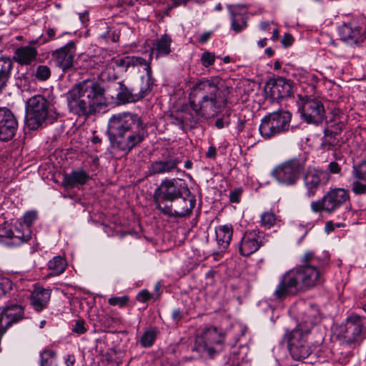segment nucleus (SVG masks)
<instances>
[{"instance_id": "nucleus-52", "label": "nucleus", "mask_w": 366, "mask_h": 366, "mask_svg": "<svg viewBox=\"0 0 366 366\" xmlns=\"http://www.w3.org/2000/svg\"><path fill=\"white\" fill-rule=\"evenodd\" d=\"M228 124H229V122L228 121H224L223 119H217V121L215 122V126L218 129H222L225 126H227Z\"/></svg>"}, {"instance_id": "nucleus-49", "label": "nucleus", "mask_w": 366, "mask_h": 366, "mask_svg": "<svg viewBox=\"0 0 366 366\" xmlns=\"http://www.w3.org/2000/svg\"><path fill=\"white\" fill-rule=\"evenodd\" d=\"M110 30H107L105 33L100 35V38L104 40L105 41H109V40H111L112 42H115V36H114V34H112V36L110 35Z\"/></svg>"}, {"instance_id": "nucleus-8", "label": "nucleus", "mask_w": 366, "mask_h": 366, "mask_svg": "<svg viewBox=\"0 0 366 366\" xmlns=\"http://www.w3.org/2000/svg\"><path fill=\"white\" fill-rule=\"evenodd\" d=\"M306 162L305 155L290 159L277 164L271 172V176L281 186L294 187L304 174Z\"/></svg>"}, {"instance_id": "nucleus-29", "label": "nucleus", "mask_w": 366, "mask_h": 366, "mask_svg": "<svg viewBox=\"0 0 366 366\" xmlns=\"http://www.w3.org/2000/svg\"><path fill=\"white\" fill-rule=\"evenodd\" d=\"M280 132L287 131L290 127L291 114L287 111L274 112L267 115Z\"/></svg>"}, {"instance_id": "nucleus-46", "label": "nucleus", "mask_w": 366, "mask_h": 366, "mask_svg": "<svg viewBox=\"0 0 366 366\" xmlns=\"http://www.w3.org/2000/svg\"><path fill=\"white\" fill-rule=\"evenodd\" d=\"M328 169L332 174H339L341 171L340 165L335 162H330L328 165Z\"/></svg>"}, {"instance_id": "nucleus-11", "label": "nucleus", "mask_w": 366, "mask_h": 366, "mask_svg": "<svg viewBox=\"0 0 366 366\" xmlns=\"http://www.w3.org/2000/svg\"><path fill=\"white\" fill-rule=\"evenodd\" d=\"M365 332L364 317L352 314L346 318L345 325L340 327L338 336L344 343L351 345L362 342Z\"/></svg>"}, {"instance_id": "nucleus-23", "label": "nucleus", "mask_w": 366, "mask_h": 366, "mask_svg": "<svg viewBox=\"0 0 366 366\" xmlns=\"http://www.w3.org/2000/svg\"><path fill=\"white\" fill-rule=\"evenodd\" d=\"M269 94L273 99H280L290 97L292 87L290 80L283 77L275 79L271 84Z\"/></svg>"}, {"instance_id": "nucleus-50", "label": "nucleus", "mask_w": 366, "mask_h": 366, "mask_svg": "<svg viewBox=\"0 0 366 366\" xmlns=\"http://www.w3.org/2000/svg\"><path fill=\"white\" fill-rule=\"evenodd\" d=\"M217 155V149L214 147L211 146L209 147L208 151L206 153V157L207 158H214Z\"/></svg>"}, {"instance_id": "nucleus-4", "label": "nucleus", "mask_w": 366, "mask_h": 366, "mask_svg": "<svg viewBox=\"0 0 366 366\" xmlns=\"http://www.w3.org/2000/svg\"><path fill=\"white\" fill-rule=\"evenodd\" d=\"M107 133L113 148L125 154L142 142L147 134L141 117L132 112L113 114L108 121Z\"/></svg>"}, {"instance_id": "nucleus-22", "label": "nucleus", "mask_w": 366, "mask_h": 366, "mask_svg": "<svg viewBox=\"0 0 366 366\" xmlns=\"http://www.w3.org/2000/svg\"><path fill=\"white\" fill-rule=\"evenodd\" d=\"M352 192L356 195L366 194V161L352 167Z\"/></svg>"}, {"instance_id": "nucleus-39", "label": "nucleus", "mask_w": 366, "mask_h": 366, "mask_svg": "<svg viewBox=\"0 0 366 366\" xmlns=\"http://www.w3.org/2000/svg\"><path fill=\"white\" fill-rule=\"evenodd\" d=\"M215 61V55L214 53L204 51L201 56V63L204 67H209Z\"/></svg>"}, {"instance_id": "nucleus-43", "label": "nucleus", "mask_w": 366, "mask_h": 366, "mask_svg": "<svg viewBox=\"0 0 366 366\" xmlns=\"http://www.w3.org/2000/svg\"><path fill=\"white\" fill-rule=\"evenodd\" d=\"M172 123L178 126L180 129H184L185 127L183 113H179L171 117Z\"/></svg>"}, {"instance_id": "nucleus-41", "label": "nucleus", "mask_w": 366, "mask_h": 366, "mask_svg": "<svg viewBox=\"0 0 366 366\" xmlns=\"http://www.w3.org/2000/svg\"><path fill=\"white\" fill-rule=\"evenodd\" d=\"M129 301L127 296L122 297H112L108 300V302L110 305L118 306L119 307H124Z\"/></svg>"}, {"instance_id": "nucleus-51", "label": "nucleus", "mask_w": 366, "mask_h": 366, "mask_svg": "<svg viewBox=\"0 0 366 366\" xmlns=\"http://www.w3.org/2000/svg\"><path fill=\"white\" fill-rule=\"evenodd\" d=\"M75 361L76 359L73 355H67L65 357V364L66 366H73Z\"/></svg>"}, {"instance_id": "nucleus-35", "label": "nucleus", "mask_w": 366, "mask_h": 366, "mask_svg": "<svg viewBox=\"0 0 366 366\" xmlns=\"http://www.w3.org/2000/svg\"><path fill=\"white\" fill-rule=\"evenodd\" d=\"M55 352L51 350H45L40 354L41 366H57Z\"/></svg>"}, {"instance_id": "nucleus-58", "label": "nucleus", "mask_w": 366, "mask_h": 366, "mask_svg": "<svg viewBox=\"0 0 366 366\" xmlns=\"http://www.w3.org/2000/svg\"><path fill=\"white\" fill-rule=\"evenodd\" d=\"M258 46L261 48H263L264 46H265L267 45V39L264 38V39H260L259 41H258Z\"/></svg>"}, {"instance_id": "nucleus-17", "label": "nucleus", "mask_w": 366, "mask_h": 366, "mask_svg": "<svg viewBox=\"0 0 366 366\" xmlns=\"http://www.w3.org/2000/svg\"><path fill=\"white\" fill-rule=\"evenodd\" d=\"M76 45L73 41L55 50L52 54V59L55 65L64 71L70 69L74 64V59L76 54Z\"/></svg>"}, {"instance_id": "nucleus-31", "label": "nucleus", "mask_w": 366, "mask_h": 366, "mask_svg": "<svg viewBox=\"0 0 366 366\" xmlns=\"http://www.w3.org/2000/svg\"><path fill=\"white\" fill-rule=\"evenodd\" d=\"M66 262L60 256L53 257L48 262V268L51 271L49 275L57 276L63 273L66 269Z\"/></svg>"}, {"instance_id": "nucleus-57", "label": "nucleus", "mask_w": 366, "mask_h": 366, "mask_svg": "<svg viewBox=\"0 0 366 366\" xmlns=\"http://www.w3.org/2000/svg\"><path fill=\"white\" fill-rule=\"evenodd\" d=\"M343 126L344 124L342 123L337 124V126L334 128V130L332 131L331 132H332V134L335 133V134H337L340 131H342Z\"/></svg>"}, {"instance_id": "nucleus-64", "label": "nucleus", "mask_w": 366, "mask_h": 366, "mask_svg": "<svg viewBox=\"0 0 366 366\" xmlns=\"http://www.w3.org/2000/svg\"><path fill=\"white\" fill-rule=\"evenodd\" d=\"M223 61L225 63V64H227L230 61V58L229 56H224V59H223Z\"/></svg>"}, {"instance_id": "nucleus-44", "label": "nucleus", "mask_w": 366, "mask_h": 366, "mask_svg": "<svg viewBox=\"0 0 366 366\" xmlns=\"http://www.w3.org/2000/svg\"><path fill=\"white\" fill-rule=\"evenodd\" d=\"M242 194V189L240 187L235 188L229 194V199L233 203H239L240 202V197Z\"/></svg>"}, {"instance_id": "nucleus-27", "label": "nucleus", "mask_w": 366, "mask_h": 366, "mask_svg": "<svg viewBox=\"0 0 366 366\" xmlns=\"http://www.w3.org/2000/svg\"><path fill=\"white\" fill-rule=\"evenodd\" d=\"M232 234L233 229L230 224L219 225L216 227V239L220 250H224L229 247Z\"/></svg>"}, {"instance_id": "nucleus-5", "label": "nucleus", "mask_w": 366, "mask_h": 366, "mask_svg": "<svg viewBox=\"0 0 366 366\" xmlns=\"http://www.w3.org/2000/svg\"><path fill=\"white\" fill-rule=\"evenodd\" d=\"M66 100L69 112L78 116L90 115L105 103L103 88L89 79L73 86L66 94Z\"/></svg>"}, {"instance_id": "nucleus-2", "label": "nucleus", "mask_w": 366, "mask_h": 366, "mask_svg": "<svg viewBox=\"0 0 366 366\" xmlns=\"http://www.w3.org/2000/svg\"><path fill=\"white\" fill-rule=\"evenodd\" d=\"M218 78L202 79L194 82L189 93V104L195 116L184 112L186 127H194L202 118L208 119L217 115L227 103L218 87Z\"/></svg>"}, {"instance_id": "nucleus-38", "label": "nucleus", "mask_w": 366, "mask_h": 366, "mask_svg": "<svg viewBox=\"0 0 366 366\" xmlns=\"http://www.w3.org/2000/svg\"><path fill=\"white\" fill-rule=\"evenodd\" d=\"M276 221L275 215L273 212H265L261 215V226L265 228H270L272 227Z\"/></svg>"}, {"instance_id": "nucleus-18", "label": "nucleus", "mask_w": 366, "mask_h": 366, "mask_svg": "<svg viewBox=\"0 0 366 366\" xmlns=\"http://www.w3.org/2000/svg\"><path fill=\"white\" fill-rule=\"evenodd\" d=\"M18 122L14 113L6 107H0V140L11 139L17 130Z\"/></svg>"}, {"instance_id": "nucleus-13", "label": "nucleus", "mask_w": 366, "mask_h": 366, "mask_svg": "<svg viewBox=\"0 0 366 366\" xmlns=\"http://www.w3.org/2000/svg\"><path fill=\"white\" fill-rule=\"evenodd\" d=\"M196 204V199L187 194V196H182L174 200L170 205H165L162 207V213L169 217H183L189 216Z\"/></svg>"}, {"instance_id": "nucleus-21", "label": "nucleus", "mask_w": 366, "mask_h": 366, "mask_svg": "<svg viewBox=\"0 0 366 366\" xmlns=\"http://www.w3.org/2000/svg\"><path fill=\"white\" fill-rule=\"evenodd\" d=\"M182 160L178 157L170 156L168 159L155 160L151 162L148 167L147 175L155 176L164 174H168L174 171L180 172L178 165Z\"/></svg>"}, {"instance_id": "nucleus-60", "label": "nucleus", "mask_w": 366, "mask_h": 366, "mask_svg": "<svg viewBox=\"0 0 366 366\" xmlns=\"http://www.w3.org/2000/svg\"><path fill=\"white\" fill-rule=\"evenodd\" d=\"M264 52L269 57L272 56L274 54V51L270 47L267 48Z\"/></svg>"}, {"instance_id": "nucleus-36", "label": "nucleus", "mask_w": 366, "mask_h": 366, "mask_svg": "<svg viewBox=\"0 0 366 366\" xmlns=\"http://www.w3.org/2000/svg\"><path fill=\"white\" fill-rule=\"evenodd\" d=\"M157 337V332L154 329L146 330L142 335L139 342L143 347H149L153 345Z\"/></svg>"}, {"instance_id": "nucleus-15", "label": "nucleus", "mask_w": 366, "mask_h": 366, "mask_svg": "<svg viewBox=\"0 0 366 366\" xmlns=\"http://www.w3.org/2000/svg\"><path fill=\"white\" fill-rule=\"evenodd\" d=\"M31 239L30 232L26 228L25 230H19L18 227L12 229L8 224L0 225V243L17 247Z\"/></svg>"}, {"instance_id": "nucleus-62", "label": "nucleus", "mask_w": 366, "mask_h": 366, "mask_svg": "<svg viewBox=\"0 0 366 366\" xmlns=\"http://www.w3.org/2000/svg\"><path fill=\"white\" fill-rule=\"evenodd\" d=\"M278 36H279V31L277 29H274L273 31L272 39L274 40H276V39H277Z\"/></svg>"}, {"instance_id": "nucleus-12", "label": "nucleus", "mask_w": 366, "mask_h": 366, "mask_svg": "<svg viewBox=\"0 0 366 366\" xmlns=\"http://www.w3.org/2000/svg\"><path fill=\"white\" fill-rule=\"evenodd\" d=\"M223 340L224 336L217 328L209 327L196 339L195 345L198 347V351H207L210 357H213L222 350Z\"/></svg>"}, {"instance_id": "nucleus-33", "label": "nucleus", "mask_w": 366, "mask_h": 366, "mask_svg": "<svg viewBox=\"0 0 366 366\" xmlns=\"http://www.w3.org/2000/svg\"><path fill=\"white\" fill-rule=\"evenodd\" d=\"M338 142L339 140L332 132H326L322 139L320 147L324 150H333L336 149Z\"/></svg>"}, {"instance_id": "nucleus-19", "label": "nucleus", "mask_w": 366, "mask_h": 366, "mask_svg": "<svg viewBox=\"0 0 366 366\" xmlns=\"http://www.w3.org/2000/svg\"><path fill=\"white\" fill-rule=\"evenodd\" d=\"M330 174L327 172L312 169L304 174V184L306 188L305 195L308 198L313 197L321 183L326 184L329 181Z\"/></svg>"}, {"instance_id": "nucleus-54", "label": "nucleus", "mask_w": 366, "mask_h": 366, "mask_svg": "<svg viewBox=\"0 0 366 366\" xmlns=\"http://www.w3.org/2000/svg\"><path fill=\"white\" fill-rule=\"evenodd\" d=\"M210 36H211L210 32L203 33L199 37V42H201L202 44L207 42L209 40V39L210 38Z\"/></svg>"}, {"instance_id": "nucleus-59", "label": "nucleus", "mask_w": 366, "mask_h": 366, "mask_svg": "<svg viewBox=\"0 0 366 366\" xmlns=\"http://www.w3.org/2000/svg\"><path fill=\"white\" fill-rule=\"evenodd\" d=\"M92 142L94 144H100L102 142V139L97 136H94L92 139Z\"/></svg>"}, {"instance_id": "nucleus-40", "label": "nucleus", "mask_w": 366, "mask_h": 366, "mask_svg": "<svg viewBox=\"0 0 366 366\" xmlns=\"http://www.w3.org/2000/svg\"><path fill=\"white\" fill-rule=\"evenodd\" d=\"M86 322L83 319H78L72 326L71 331L78 335H82L86 332L87 328L85 326Z\"/></svg>"}, {"instance_id": "nucleus-56", "label": "nucleus", "mask_w": 366, "mask_h": 366, "mask_svg": "<svg viewBox=\"0 0 366 366\" xmlns=\"http://www.w3.org/2000/svg\"><path fill=\"white\" fill-rule=\"evenodd\" d=\"M291 43H292V36H291V35L285 34L284 36L283 39H282V44L286 45V46H288V45L291 44Z\"/></svg>"}, {"instance_id": "nucleus-9", "label": "nucleus", "mask_w": 366, "mask_h": 366, "mask_svg": "<svg viewBox=\"0 0 366 366\" xmlns=\"http://www.w3.org/2000/svg\"><path fill=\"white\" fill-rule=\"evenodd\" d=\"M185 194H189L187 185L184 182H179L177 179H164L154 192V199L156 208L162 212L164 202H172L177 198Z\"/></svg>"}, {"instance_id": "nucleus-7", "label": "nucleus", "mask_w": 366, "mask_h": 366, "mask_svg": "<svg viewBox=\"0 0 366 366\" xmlns=\"http://www.w3.org/2000/svg\"><path fill=\"white\" fill-rule=\"evenodd\" d=\"M54 105L42 95H35L27 101L26 124L29 129L36 130L57 119Z\"/></svg>"}, {"instance_id": "nucleus-47", "label": "nucleus", "mask_w": 366, "mask_h": 366, "mask_svg": "<svg viewBox=\"0 0 366 366\" xmlns=\"http://www.w3.org/2000/svg\"><path fill=\"white\" fill-rule=\"evenodd\" d=\"M172 317L174 322H178L183 318V313L179 309H175L172 311Z\"/></svg>"}, {"instance_id": "nucleus-34", "label": "nucleus", "mask_w": 366, "mask_h": 366, "mask_svg": "<svg viewBox=\"0 0 366 366\" xmlns=\"http://www.w3.org/2000/svg\"><path fill=\"white\" fill-rule=\"evenodd\" d=\"M232 26L236 32H239L246 27L245 17L241 14H236L234 11H231Z\"/></svg>"}, {"instance_id": "nucleus-24", "label": "nucleus", "mask_w": 366, "mask_h": 366, "mask_svg": "<svg viewBox=\"0 0 366 366\" xmlns=\"http://www.w3.org/2000/svg\"><path fill=\"white\" fill-rule=\"evenodd\" d=\"M172 39L168 34L162 35L159 39L155 40L151 48L149 54V60L152 59L154 54L156 59L164 57L170 54Z\"/></svg>"}, {"instance_id": "nucleus-48", "label": "nucleus", "mask_w": 366, "mask_h": 366, "mask_svg": "<svg viewBox=\"0 0 366 366\" xmlns=\"http://www.w3.org/2000/svg\"><path fill=\"white\" fill-rule=\"evenodd\" d=\"M46 37H44L41 40L42 43H46L50 40H51L55 36V31L53 29H48L46 31Z\"/></svg>"}, {"instance_id": "nucleus-37", "label": "nucleus", "mask_w": 366, "mask_h": 366, "mask_svg": "<svg viewBox=\"0 0 366 366\" xmlns=\"http://www.w3.org/2000/svg\"><path fill=\"white\" fill-rule=\"evenodd\" d=\"M51 69L46 65H39L34 72L35 77L39 81H46L51 76Z\"/></svg>"}, {"instance_id": "nucleus-63", "label": "nucleus", "mask_w": 366, "mask_h": 366, "mask_svg": "<svg viewBox=\"0 0 366 366\" xmlns=\"http://www.w3.org/2000/svg\"><path fill=\"white\" fill-rule=\"evenodd\" d=\"M192 167V163L191 161H187L185 163H184V167L187 169H191Z\"/></svg>"}, {"instance_id": "nucleus-61", "label": "nucleus", "mask_w": 366, "mask_h": 366, "mask_svg": "<svg viewBox=\"0 0 366 366\" xmlns=\"http://www.w3.org/2000/svg\"><path fill=\"white\" fill-rule=\"evenodd\" d=\"M260 27L262 30H267L269 27V23L268 22H262L260 24Z\"/></svg>"}, {"instance_id": "nucleus-3", "label": "nucleus", "mask_w": 366, "mask_h": 366, "mask_svg": "<svg viewBox=\"0 0 366 366\" xmlns=\"http://www.w3.org/2000/svg\"><path fill=\"white\" fill-rule=\"evenodd\" d=\"M319 258L312 252H307L302 257V265L295 267L282 274L273 292L276 300H282L290 295L305 292L322 282L317 269Z\"/></svg>"}, {"instance_id": "nucleus-55", "label": "nucleus", "mask_w": 366, "mask_h": 366, "mask_svg": "<svg viewBox=\"0 0 366 366\" xmlns=\"http://www.w3.org/2000/svg\"><path fill=\"white\" fill-rule=\"evenodd\" d=\"M79 19L81 21L83 25H86L87 21H89L88 14L86 12L79 13Z\"/></svg>"}, {"instance_id": "nucleus-10", "label": "nucleus", "mask_w": 366, "mask_h": 366, "mask_svg": "<svg viewBox=\"0 0 366 366\" xmlns=\"http://www.w3.org/2000/svg\"><path fill=\"white\" fill-rule=\"evenodd\" d=\"M350 201V192L343 188L330 189L321 199L311 202L313 212L332 214Z\"/></svg>"}, {"instance_id": "nucleus-14", "label": "nucleus", "mask_w": 366, "mask_h": 366, "mask_svg": "<svg viewBox=\"0 0 366 366\" xmlns=\"http://www.w3.org/2000/svg\"><path fill=\"white\" fill-rule=\"evenodd\" d=\"M266 242L264 232L258 229L247 230L243 234L239 244V251L242 256H249L257 251Z\"/></svg>"}, {"instance_id": "nucleus-45", "label": "nucleus", "mask_w": 366, "mask_h": 366, "mask_svg": "<svg viewBox=\"0 0 366 366\" xmlns=\"http://www.w3.org/2000/svg\"><path fill=\"white\" fill-rule=\"evenodd\" d=\"M152 297V295L146 290L140 291L137 296V300L139 302H146Z\"/></svg>"}, {"instance_id": "nucleus-1", "label": "nucleus", "mask_w": 366, "mask_h": 366, "mask_svg": "<svg viewBox=\"0 0 366 366\" xmlns=\"http://www.w3.org/2000/svg\"><path fill=\"white\" fill-rule=\"evenodd\" d=\"M94 61L98 65L97 69L101 70L100 77L102 81H112L116 79L115 74H111L114 66H117L122 72H126L131 68L143 67L146 72V76L142 77L143 84L137 93H134V89H129L122 81L111 83L110 88L115 92L117 99L123 104L136 102L142 99L151 92L152 87L154 84L151 64L141 56L111 57L108 56L104 61H102L100 57H97Z\"/></svg>"}, {"instance_id": "nucleus-6", "label": "nucleus", "mask_w": 366, "mask_h": 366, "mask_svg": "<svg viewBox=\"0 0 366 366\" xmlns=\"http://www.w3.org/2000/svg\"><path fill=\"white\" fill-rule=\"evenodd\" d=\"M319 319L317 307L312 306L304 312L301 323L285 335L290 354L295 360H302L311 354L307 335Z\"/></svg>"}, {"instance_id": "nucleus-26", "label": "nucleus", "mask_w": 366, "mask_h": 366, "mask_svg": "<svg viewBox=\"0 0 366 366\" xmlns=\"http://www.w3.org/2000/svg\"><path fill=\"white\" fill-rule=\"evenodd\" d=\"M50 295L49 290L41 287L35 288L30 295L31 305L36 312H41L46 307Z\"/></svg>"}, {"instance_id": "nucleus-53", "label": "nucleus", "mask_w": 366, "mask_h": 366, "mask_svg": "<svg viewBox=\"0 0 366 366\" xmlns=\"http://www.w3.org/2000/svg\"><path fill=\"white\" fill-rule=\"evenodd\" d=\"M335 228V224L331 222V221H329L326 223L325 224V232L329 234L330 232H331L332 231H333Z\"/></svg>"}, {"instance_id": "nucleus-16", "label": "nucleus", "mask_w": 366, "mask_h": 366, "mask_svg": "<svg viewBox=\"0 0 366 366\" xmlns=\"http://www.w3.org/2000/svg\"><path fill=\"white\" fill-rule=\"evenodd\" d=\"M301 113L308 123L319 124L325 118V108L322 102L315 98H307L301 107Z\"/></svg>"}, {"instance_id": "nucleus-25", "label": "nucleus", "mask_w": 366, "mask_h": 366, "mask_svg": "<svg viewBox=\"0 0 366 366\" xmlns=\"http://www.w3.org/2000/svg\"><path fill=\"white\" fill-rule=\"evenodd\" d=\"M37 55L36 48L30 45L22 46L15 50L14 59L20 65H30L36 59Z\"/></svg>"}, {"instance_id": "nucleus-30", "label": "nucleus", "mask_w": 366, "mask_h": 366, "mask_svg": "<svg viewBox=\"0 0 366 366\" xmlns=\"http://www.w3.org/2000/svg\"><path fill=\"white\" fill-rule=\"evenodd\" d=\"M259 133L264 139H269L274 135L280 134L277 129L267 116H265L259 127Z\"/></svg>"}, {"instance_id": "nucleus-20", "label": "nucleus", "mask_w": 366, "mask_h": 366, "mask_svg": "<svg viewBox=\"0 0 366 366\" xmlns=\"http://www.w3.org/2000/svg\"><path fill=\"white\" fill-rule=\"evenodd\" d=\"M339 35L342 41L350 46L358 45L366 39L365 29L352 22L342 25L339 28Z\"/></svg>"}, {"instance_id": "nucleus-32", "label": "nucleus", "mask_w": 366, "mask_h": 366, "mask_svg": "<svg viewBox=\"0 0 366 366\" xmlns=\"http://www.w3.org/2000/svg\"><path fill=\"white\" fill-rule=\"evenodd\" d=\"M37 212L35 211H29L25 213L23 217V222L20 223L18 229L19 230H25L26 228L30 232L31 236V225L36 222L37 219Z\"/></svg>"}, {"instance_id": "nucleus-28", "label": "nucleus", "mask_w": 366, "mask_h": 366, "mask_svg": "<svg viewBox=\"0 0 366 366\" xmlns=\"http://www.w3.org/2000/svg\"><path fill=\"white\" fill-rule=\"evenodd\" d=\"M89 179L88 173L82 169L74 170L65 174L63 183L65 187L74 188L78 185H83Z\"/></svg>"}, {"instance_id": "nucleus-42", "label": "nucleus", "mask_w": 366, "mask_h": 366, "mask_svg": "<svg viewBox=\"0 0 366 366\" xmlns=\"http://www.w3.org/2000/svg\"><path fill=\"white\" fill-rule=\"evenodd\" d=\"M12 283L6 277H0V297L4 296L11 289Z\"/></svg>"}]
</instances>
